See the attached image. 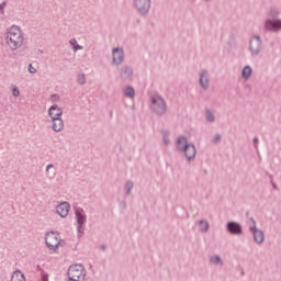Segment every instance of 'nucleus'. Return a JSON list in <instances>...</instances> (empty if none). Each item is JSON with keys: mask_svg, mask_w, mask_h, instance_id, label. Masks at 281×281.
Here are the masks:
<instances>
[{"mask_svg": "<svg viewBox=\"0 0 281 281\" xmlns=\"http://www.w3.org/2000/svg\"><path fill=\"white\" fill-rule=\"evenodd\" d=\"M5 45L12 52H16V49H21L23 47V43H25V35L23 34V30H21L18 25H12L5 32Z\"/></svg>", "mask_w": 281, "mask_h": 281, "instance_id": "obj_1", "label": "nucleus"}, {"mask_svg": "<svg viewBox=\"0 0 281 281\" xmlns=\"http://www.w3.org/2000/svg\"><path fill=\"white\" fill-rule=\"evenodd\" d=\"M149 109L158 115V117H161L168 113V103L166 102V99L159 94L151 95L149 98Z\"/></svg>", "mask_w": 281, "mask_h": 281, "instance_id": "obj_2", "label": "nucleus"}, {"mask_svg": "<svg viewBox=\"0 0 281 281\" xmlns=\"http://www.w3.org/2000/svg\"><path fill=\"white\" fill-rule=\"evenodd\" d=\"M46 245L50 251H56L60 245H63V239L58 232H48L46 234Z\"/></svg>", "mask_w": 281, "mask_h": 281, "instance_id": "obj_3", "label": "nucleus"}, {"mask_svg": "<svg viewBox=\"0 0 281 281\" xmlns=\"http://www.w3.org/2000/svg\"><path fill=\"white\" fill-rule=\"evenodd\" d=\"M248 52L252 58L260 56L262 53V38L259 35H254L249 41Z\"/></svg>", "mask_w": 281, "mask_h": 281, "instance_id": "obj_4", "label": "nucleus"}, {"mask_svg": "<svg viewBox=\"0 0 281 281\" xmlns=\"http://www.w3.org/2000/svg\"><path fill=\"white\" fill-rule=\"evenodd\" d=\"M85 267L82 265H72L68 269V279L82 281L85 280Z\"/></svg>", "mask_w": 281, "mask_h": 281, "instance_id": "obj_5", "label": "nucleus"}, {"mask_svg": "<svg viewBox=\"0 0 281 281\" xmlns=\"http://www.w3.org/2000/svg\"><path fill=\"white\" fill-rule=\"evenodd\" d=\"M134 5L142 16H146L150 12V0H134Z\"/></svg>", "mask_w": 281, "mask_h": 281, "instance_id": "obj_6", "label": "nucleus"}, {"mask_svg": "<svg viewBox=\"0 0 281 281\" xmlns=\"http://www.w3.org/2000/svg\"><path fill=\"white\" fill-rule=\"evenodd\" d=\"M265 32H281V20L267 19L263 25Z\"/></svg>", "mask_w": 281, "mask_h": 281, "instance_id": "obj_7", "label": "nucleus"}, {"mask_svg": "<svg viewBox=\"0 0 281 281\" xmlns=\"http://www.w3.org/2000/svg\"><path fill=\"white\" fill-rule=\"evenodd\" d=\"M226 232L234 236H240L243 234V226L238 222H228L226 224Z\"/></svg>", "mask_w": 281, "mask_h": 281, "instance_id": "obj_8", "label": "nucleus"}, {"mask_svg": "<svg viewBox=\"0 0 281 281\" xmlns=\"http://www.w3.org/2000/svg\"><path fill=\"white\" fill-rule=\"evenodd\" d=\"M181 153H184L186 159L192 161L196 157V146L194 144L184 145Z\"/></svg>", "mask_w": 281, "mask_h": 281, "instance_id": "obj_9", "label": "nucleus"}, {"mask_svg": "<svg viewBox=\"0 0 281 281\" xmlns=\"http://www.w3.org/2000/svg\"><path fill=\"white\" fill-rule=\"evenodd\" d=\"M113 56V65L120 66L124 63V48H113L112 50Z\"/></svg>", "mask_w": 281, "mask_h": 281, "instance_id": "obj_10", "label": "nucleus"}, {"mask_svg": "<svg viewBox=\"0 0 281 281\" xmlns=\"http://www.w3.org/2000/svg\"><path fill=\"white\" fill-rule=\"evenodd\" d=\"M200 85L204 91L210 89V74L205 69L200 72Z\"/></svg>", "mask_w": 281, "mask_h": 281, "instance_id": "obj_11", "label": "nucleus"}, {"mask_svg": "<svg viewBox=\"0 0 281 281\" xmlns=\"http://www.w3.org/2000/svg\"><path fill=\"white\" fill-rule=\"evenodd\" d=\"M77 223L79 225V232H82V225L87 222V215L85 214V210L76 209L75 211Z\"/></svg>", "mask_w": 281, "mask_h": 281, "instance_id": "obj_12", "label": "nucleus"}, {"mask_svg": "<svg viewBox=\"0 0 281 281\" xmlns=\"http://www.w3.org/2000/svg\"><path fill=\"white\" fill-rule=\"evenodd\" d=\"M69 210H71V206L68 202H61L57 205V214H59L61 218H65L69 214Z\"/></svg>", "mask_w": 281, "mask_h": 281, "instance_id": "obj_13", "label": "nucleus"}, {"mask_svg": "<svg viewBox=\"0 0 281 281\" xmlns=\"http://www.w3.org/2000/svg\"><path fill=\"white\" fill-rule=\"evenodd\" d=\"M120 78H122V80H131L132 76H133V67L131 66H123L120 71Z\"/></svg>", "mask_w": 281, "mask_h": 281, "instance_id": "obj_14", "label": "nucleus"}, {"mask_svg": "<svg viewBox=\"0 0 281 281\" xmlns=\"http://www.w3.org/2000/svg\"><path fill=\"white\" fill-rule=\"evenodd\" d=\"M48 115L52 120H58L63 117V110L58 105H52L48 110Z\"/></svg>", "mask_w": 281, "mask_h": 281, "instance_id": "obj_15", "label": "nucleus"}, {"mask_svg": "<svg viewBox=\"0 0 281 281\" xmlns=\"http://www.w3.org/2000/svg\"><path fill=\"white\" fill-rule=\"evenodd\" d=\"M251 233H252L254 241L257 245H262V243H265V232H262V229L257 228L255 231H251Z\"/></svg>", "mask_w": 281, "mask_h": 281, "instance_id": "obj_16", "label": "nucleus"}, {"mask_svg": "<svg viewBox=\"0 0 281 281\" xmlns=\"http://www.w3.org/2000/svg\"><path fill=\"white\" fill-rule=\"evenodd\" d=\"M53 122V131L55 133H60L63 128H65V123L63 122V119H52Z\"/></svg>", "mask_w": 281, "mask_h": 281, "instance_id": "obj_17", "label": "nucleus"}, {"mask_svg": "<svg viewBox=\"0 0 281 281\" xmlns=\"http://www.w3.org/2000/svg\"><path fill=\"white\" fill-rule=\"evenodd\" d=\"M205 120L209 121L210 124H214V122H216V115L214 114V111L206 109Z\"/></svg>", "mask_w": 281, "mask_h": 281, "instance_id": "obj_18", "label": "nucleus"}, {"mask_svg": "<svg viewBox=\"0 0 281 281\" xmlns=\"http://www.w3.org/2000/svg\"><path fill=\"white\" fill-rule=\"evenodd\" d=\"M188 138H186V136H180L177 139V148L178 150L181 153L183 149V146H188Z\"/></svg>", "mask_w": 281, "mask_h": 281, "instance_id": "obj_19", "label": "nucleus"}, {"mask_svg": "<svg viewBox=\"0 0 281 281\" xmlns=\"http://www.w3.org/2000/svg\"><path fill=\"white\" fill-rule=\"evenodd\" d=\"M199 226H200V232H202V234H205V232H209L210 229V222H207L206 220H200L198 222Z\"/></svg>", "mask_w": 281, "mask_h": 281, "instance_id": "obj_20", "label": "nucleus"}, {"mask_svg": "<svg viewBox=\"0 0 281 281\" xmlns=\"http://www.w3.org/2000/svg\"><path fill=\"white\" fill-rule=\"evenodd\" d=\"M124 95L125 98H130V100H133L135 98V88L132 86H128L124 89Z\"/></svg>", "mask_w": 281, "mask_h": 281, "instance_id": "obj_21", "label": "nucleus"}, {"mask_svg": "<svg viewBox=\"0 0 281 281\" xmlns=\"http://www.w3.org/2000/svg\"><path fill=\"white\" fill-rule=\"evenodd\" d=\"M11 281H25V274L21 271L13 272Z\"/></svg>", "mask_w": 281, "mask_h": 281, "instance_id": "obj_22", "label": "nucleus"}, {"mask_svg": "<svg viewBox=\"0 0 281 281\" xmlns=\"http://www.w3.org/2000/svg\"><path fill=\"white\" fill-rule=\"evenodd\" d=\"M252 71L254 70L250 68V66H245L241 71L243 78H245L246 80H249V78H251Z\"/></svg>", "mask_w": 281, "mask_h": 281, "instance_id": "obj_23", "label": "nucleus"}, {"mask_svg": "<svg viewBox=\"0 0 281 281\" xmlns=\"http://www.w3.org/2000/svg\"><path fill=\"white\" fill-rule=\"evenodd\" d=\"M133 188H135V183L133 181L127 180L124 186L125 194L128 196L131 192H133Z\"/></svg>", "mask_w": 281, "mask_h": 281, "instance_id": "obj_24", "label": "nucleus"}, {"mask_svg": "<svg viewBox=\"0 0 281 281\" xmlns=\"http://www.w3.org/2000/svg\"><path fill=\"white\" fill-rule=\"evenodd\" d=\"M210 262H212L213 265H220L221 267H223V265H224L223 259L218 255L212 256L210 258Z\"/></svg>", "mask_w": 281, "mask_h": 281, "instance_id": "obj_25", "label": "nucleus"}, {"mask_svg": "<svg viewBox=\"0 0 281 281\" xmlns=\"http://www.w3.org/2000/svg\"><path fill=\"white\" fill-rule=\"evenodd\" d=\"M268 16H270L272 21H279L278 16H280V11H278L277 9H271L268 13Z\"/></svg>", "mask_w": 281, "mask_h": 281, "instance_id": "obj_26", "label": "nucleus"}, {"mask_svg": "<svg viewBox=\"0 0 281 281\" xmlns=\"http://www.w3.org/2000/svg\"><path fill=\"white\" fill-rule=\"evenodd\" d=\"M161 135H162V142H164L165 146H170V136L168 134V131L162 130Z\"/></svg>", "mask_w": 281, "mask_h": 281, "instance_id": "obj_27", "label": "nucleus"}, {"mask_svg": "<svg viewBox=\"0 0 281 281\" xmlns=\"http://www.w3.org/2000/svg\"><path fill=\"white\" fill-rule=\"evenodd\" d=\"M247 225L249 226V232H255V229H258V227H256V220L254 217L248 220Z\"/></svg>", "mask_w": 281, "mask_h": 281, "instance_id": "obj_28", "label": "nucleus"}, {"mask_svg": "<svg viewBox=\"0 0 281 281\" xmlns=\"http://www.w3.org/2000/svg\"><path fill=\"white\" fill-rule=\"evenodd\" d=\"M70 45H72L75 52H78V49H82V46L78 45V41H76V38L70 40Z\"/></svg>", "mask_w": 281, "mask_h": 281, "instance_id": "obj_29", "label": "nucleus"}, {"mask_svg": "<svg viewBox=\"0 0 281 281\" xmlns=\"http://www.w3.org/2000/svg\"><path fill=\"white\" fill-rule=\"evenodd\" d=\"M77 80H78L79 85H85V82H86L85 75H79Z\"/></svg>", "mask_w": 281, "mask_h": 281, "instance_id": "obj_30", "label": "nucleus"}, {"mask_svg": "<svg viewBox=\"0 0 281 281\" xmlns=\"http://www.w3.org/2000/svg\"><path fill=\"white\" fill-rule=\"evenodd\" d=\"M221 138H222V136H221V134H216L215 136H214V138H213V144H218V142H221Z\"/></svg>", "mask_w": 281, "mask_h": 281, "instance_id": "obj_31", "label": "nucleus"}, {"mask_svg": "<svg viewBox=\"0 0 281 281\" xmlns=\"http://www.w3.org/2000/svg\"><path fill=\"white\" fill-rule=\"evenodd\" d=\"M252 142H254V147H255L256 151L258 153V143H259L260 140L258 139V137H255V138L252 139Z\"/></svg>", "mask_w": 281, "mask_h": 281, "instance_id": "obj_32", "label": "nucleus"}, {"mask_svg": "<svg viewBox=\"0 0 281 281\" xmlns=\"http://www.w3.org/2000/svg\"><path fill=\"white\" fill-rule=\"evenodd\" d=\"M12 93L14 98H19V95H21V92L16 88H13Z\"/></svg>", "mask_w": 281, "mask_h": 281, "instance_id": "obj_33", "label": "nucleus"}, {"mask_svg": "<svg viewBox=\"0 0 281 281\" xmlns=\"http://www.w3.org/2000/svg\"><path fill=\"white\" fill-rule=\"evenodd\" d=\"M30 74H36V68H34L32 65L29 66Z\"/></svg>", "mask_w": 281, "mask_h": 281, "instance_id": "obj_34", "label": "nucleus"}, {"mask_svg": "<svg viewBox=\"0 0 281 281\" xmlns=\"http://www.w3.org/2000/svg\"><path fill=\"white\" fill-rule=\"evenodd\" d=\"M270 183H271L273 190H278V184H276V182H273V180H271Z\"/></svg>", "mask_w": 281, "mask_h": 281, "instance_id": "obj_35", "label": "nucleus"}, {"mask_svg": "<svg viewBox=\"0 0 281 281\" xmlns=\"http://www.w3.org/2000/svg\"><path fill=\"white\" fill-rule=\"evenodd\" d=\"M50 168H54V166L53 165H47V167H46L47 172H49Z\"/></svg>", "mask_w": 281, "mask_h": 281, "instance_id": "obj_36", "label": "nucleus"}, {"mask_svg": "<svg viewBox=\"0 0 281 281\" xmlns=\"http://www.w3.org/2000/svg\"><path fill=\"white\" fill-rule=\"evenodd\" d=\"M267 175H268L270 181H273V176L271 173H267Z\"/></svg>", "mask_w": 281, "mask_h": 281, "instance_id": "obj_37", "label": "nucleus"}, {"mask_svg": "<svg viewBox=\"0 0 281 281\" xmlns=\"http://www.w3.org/2000/svg\"><path fill=\"white\" fill-rule=\"evenodd\" d=\"M270 47H276V42H270Z\"/></svg>", "mask_w": 281, "mask_h": 281, "instance_id": "obj_38", "label": "nucleus"}, {"mask_svg": "<svg viewBox=\"0 0 281 281\" xmlns=\"http://www.w3.org/2000/svg\"><path fill=\"white\" fill-rule=\"evenodd\" d=\"M121 204H122V206L124 207V209H126V202H121Z\"/></svg>", "mask_w": 281, "mask_h": 281, "instance_id": "obj_39", "label": "nucleus"}, {"mask_svg": "<svg viewBox=\"0 0 281 281\" xmlns=\"http://www.w3.org/2000/svg\"><path fill=\"white\" fill-rule=\"evenodd\" d=\"M42 281H47V277H43Z\"/></svg>", "mask_w": 281, "mask_h": 281, "instance_id": "obj_40", "label": "nucleus"}]
</instances>
